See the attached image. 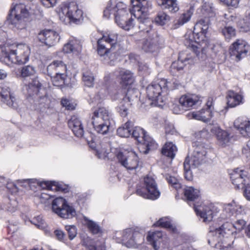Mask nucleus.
<instances>
[{
    "label": "nucleus",
    "mask_w": 250,
    "mask_h": 250,
    "mask_svg": "<svg viewBox=\"0 0 250 250\" xmlns=\"http://www.w3.org/2000/svg\"><path fill=\"white\" fill-rule=\"evenodd\" d=\"M193 146L194 149L189 161L193 167H198L206 158L208 149L207 145L200 142H194Z\"/></svg>",
    "instance_id": "19"
},
{
    "label": "nucleus",
    "mask_w": 250,
    "mask_h": 250,
    "mask_svg": "<svg viewBox=\"0 0 250 250\" xmlns=\"http://www.w3.org/2000/svg\"><path fill=\"white\" fill-rule=\"evenodd\" d=\"M199 190L192 187L187 188L184 191L185 197L188 202L195 201L200 196Z\"/></svg>",
    "instance_id": "43"
},
{
    "label": "nucleus",
    "mask_w": 250,
    "mask_h": 250,
    "mask_svg": "<svg viewBox=\"0 0 250 250\" xmlns=\"http://www.w3.org/2000/svg\"><path fill=\"white\" fill-rule=\"evenodd\" d=\"M244 210L243 207L233 201L224 206L222 218H229L234 214L235 216H237L243 214Z\"/></svg>",
    "instance_id": "25"
},
{
    "label": "nucleus",
    "mask_w": 250,
    "mask_h": 250,
    "mask_svg": "<svg viewBox=\"0 0 250 250\" xmlns=\"http://www.w3.org/2000/svg\"><path fill=\"white\" fill-rule=\"evenodd\" d=\"M232 225H233L234 229H235L236 231H240L244 229L246 225V222L243 219H238Z\"/></svg>",
    "instance_id": "57"
},
{
    "label": "nucleus",
    "mask_w": 250,
    "mask_h": 250,
    "mask_svg": "<svg viewBox=\"0 0 250 250\" xmlns=\"http://www.w3.org/2000/svg\"><path fill=\"white\" fill-rule=\"evenodd\" d=\"M65 228L68 232L69 239L72 240L77 235L76 228L74 226H66Z\"/></svg>",
    "instance_id": "58"
},
{
    "label": "nucleus",
    "mask_w": 250,
    "mask_h": 250,
    "mask_svg": "<svg viewBox=\"0 0 250 250\" xmlns=\"http://www.w3.org/2000/svg\"><path fill=\"white\" fill-rule=\"evenodd\" d=\"M238 26L242 32H250V14L239 21Z\"/></svg>",
    "instance_id": "46"
},
{
    "label": "nucleus",
    "mask_w": 250,
    "mask_h": 250,
    "mask_svg": "<svg viewBox=\"0 0 250 250\" xmlns=\"http://www.w3.org/2000/svg\"><path fill=\"white\" fill-rule=\"evenodd\" d=\"M37 37L39 42L49 47L55 45L60 40L59 34L51 29H44L40 31Z\"/></svg>",
    "instance_id": "20"
},
{
    "label": "nucleus",
    "mask_w": 250,
    "mask_h": 250,
    "mask_svg": "<svg viewBox=\"0 0 250 250\" xmlns=\"http://www.w3.org/2000/svg\"><path fill=\"white\" fill-rule=\"evenodd\" d=\"M197 167H193V166H192V163L190 162L189 157L187 156L184 163L185 178L188 181L191 180L192 178V176L190 169L191 168H195Z\"/></svg>",
    "instance_id": "47"
},
{
    "label": "nucleus",
    "mask_w": 250,
    "mask_h": 250,
    "mask_svg": "<svg viewBox=\"0 0 250 250\" xmlns=\"http://www.w3.org/2000/svg\"><path fill=\"white\" fill-rule=\"evenodd\" d=\"M85 225L87 227L89 231L93 234H100L102 232V230L99 225L95 222L88 219L87 217H84Z\"/></svg>",
    "instance_id": "42"
},
{
    "label": "nucleus",
    "mask_w": 250,
    "mask_h": 250,
    "mask_svg": "<svg viewBox=\"0 0 250 250\" xmlns=\"http://www.w3.org/2000/svg\"><path fill=\"white\" fill-rule=\"evenodd\" d=\"M17 183L25 188H31L32 184H37L39 187L42 188H47L48 189L52 190H63L64 189L58 185V183L56 182H38L37 180L34 179H23L17 180Z\"/></svg>",
    "instance_id": "21"
},
{
    "label": "nucleus",
    "mask_w": 250,
    "mask_h": 250,
    "mask_svg": "<svg viewBox=\"0 0 250 250\" xmlns=\"http://www.w3.org/2000/svg\"><path fill=\"white\" fill-rule=\"evenodd\" d=\"M40 1L44 6L49 8L55 6L57 0H40Z\"/></svg>",
    "instance_id": "61"
},
{
    "label": "nucleus",
    "mask_w": 250,
    "mask_h": 250,
    "mask_svg": "<svg viewBox=\"0 0 250 250\" xmlns=\"http://www.w3.org/2000/svg\"><path fill=\"white\" fill-rule=\"evenodd\" d=\"M113 14L116 23L121 28L129 30L133 27L134 23L132 18H129L128 10L127 5L122 2L113 4L109 1L104 11V16L108 18L110 15Z\"/></svg>",
    "instance_id": "4"
},
{
    "label": "nucleus",
    "mask_w": 250,
    "mask_h": 250,
    "mask_svg": "<svg viewBox=\"0 0 250 250\" xmlns=\"http://www.w3.org/2000/svg\"><path fill=\"white\" fill-rule=\"evenodd\" d=\"M68 125L74 135L78 137H82L84 133L83 127L80 119L76 116H72L68 121Z\"/></svg>",
    "instance_id": "28"
},
{
    "label": "nucleus",
    "mask_w": 250,
    "mask_h": 250,
    "mask_svg": "<svg viewBox=\"0 0 250 250\" xmlns=\"http://www.w3.org/2000/svg\"><path fill=\"white\" fill-rule=\"evenodd\" d=\"M111 114L105 107H100L93 112L92 124L95 131L99 134H106L110 127Z\"/></svg>",
    "instance_id": "6"
},
{
    "label": "nucleus",
    "mask_w": 250,
    "mask_h": 250,
    "mask_svg": "<svg viewBox=\"0 0 250 250\" xmlns=\"http://www.w3.org/2000/svg\"><path fill=\"white\" fill-rule=\"evenodd\" d=\"M30 221L32 224L40 229H43L45 227L46 224L44 221L41 216L34 217Z\"/></svg>",
    "instance_id": "53"
},
{
    "label": "nucleus",
    "mask_w": 250,
    "mask_h": 250,
    "mask_svg": "<svg viewBox=\"0 0 250 250\" xmlns=\"http://www.w3.org/2000/svg\"><path fill=\"white\" fill-rule=\"evenodd\" d=\"M170 82L166 79L157 80L146 88V95L148 100L152 101L151 104H154L162 106L167 100L168 91L172 89Z\"/></svg>",
    "instance_id": "5"
},
{
    "label": "nucleus",
    "mask_w": 250,
    "mask_h": 250,
    "mask_svg": "<svg viewBox=\"0 0 250 250\" xmlns=\"http://www.w3.org/2000/svg\"><path fill=\"white\" fill-rule=\"evenodd\" d=\"M83 81L85 85L89 87L93 86L94 82V77L91 71L85 70L83 72Z\"/></svg>",
    "instance_id": "48"
},
{
    "label": "nucleus",
    "mask_w": 250,
    "mask_h": 250,
    "mask_svg": "<svg viewBox=\"0 0 250 250\" xmlns=\"http://www.w3.org/2000/svg\"><path fill=\"white\" fill-rule=\"evenodd\" d=\"M138 70L141 75L148 73L149 67L146 64L140 63L138 66Z\"/></svg>",
    "instance_id": "60"
},
{
    "label": "nucleus",
    "mask_w": 250,
    "mask_h": 250,
    "mask_svg": "<svg viewBox=\"0 0 250 250\" xmlns=\"http://www.w3.org/2000/svg\"><path fill=\"white\" fill-rule=\"evenodd\" d=\"M236 232L232 223L226 222L220 228L214 230H210L208 234V243L211 245L215 243H220L222 241L223 238L226 235V238L231 236L233 238L234 233Z\"/></svg>",
    "instance_id": "12"
},
{
    "label": "nucleus",
    "mask_w": 250,
    "mask_h": 250,
    "mask_svg": "<svg viewBox=\"0 0 250 250\" xmlns=\"http://www.w3.org/2000/svg\"><path fill=\"white\" fill-rule=\"evenodd\" d=\"M119 163L127 170H134L139 166L137 154L132 151H118L116 154Z\"/></svg>",
    "instance_id": "14"
},
{
    "label": "nucleus",
    "mask_w": 250,
    "mask_h": 250,
    "mask_svg": "<svg viewBox=\"0 0 250 250\" xmlns=\"http://www.w3.org/2000/svg\"><path fill=\"white\" fill-rule=\"evenodd\" d=\"M169 20V17L164 12L159 13L155 18V21L160 25H163Z\"/></svg>",
    "instance_id": "55"
},
{
    "label": "nucleus",
    "mask_w": 250,
    "mask_h": 250,
    "mask_svg": "<svg viewBox=\"0 0 250 250\" xmlns=\"http://www.w3.org/2000/svg\"><path fill=\"white\" fill-rule=\"evenodd\" d=\"M242 153L248 158L250 157V139L244 146L242 149Z\"/></svg>",
    "instance_id": "62"
},
{
    "label": "nucleus",
    "mask_w": 250,
    "mask_h": 250,
    "mask_svg": "<svg viewBox=\"0 0 250 250\" xmlns=\"http://www.w3.org/2000/svg\"><path fill=\"white\" fill-rule=\"evenodd\" d=\"M186 62L188 64H191L193 62V61L188 54L185 52L180 53L178 60L173 62L171 65V71L174 72L175 70L179 71L183 70L186 64L185 63Z\"/></svg>",
    "instance_id": "26"
},
{
    "label": "nucleus",
    "mask_w": 250,
    "mask_h": 250,
    "mask_svg": "<svg viewBox=\"0 0 250 250\" xmlns=\"http://www.w3.org/2000/svg\"><path fill=\"white\" fill-rule=\"evenodd\" d=\"M229 18L230 20L225 21L226 22V25L221 30L222 34L224 36L225 39L228 41H229L232 38L234 37L236 35L235 29L230 26V23H229L230 21H234L236 20V18L232 15L229 16Z\"/></svg>",
    "instance_id": "33"
},
{
    "label": "nucleus",
    "mask_w": 250,
    "mask_h": 250,
    "mask_svg": "<svg viewBox=\"0 0 250 250\" xmlns=\"http://www.w3.org/2000/svg\"><path fill=\"white\" fill-rule=\"evenodd\" d=\"M207 109L206 110L210 111L213 113V99L212 97H209L206 103Z\"/></svg>",
    "instance_id": "64"
},
{
    "label": "nucleus",
    "mask_w": 250,
    "mask_h": 250,
    "mask_svg": "<svg viewBox=\"0 0 250 250\" xmlns=\"http://www.w3.org/2000/svg\"><path fill=\"white\" fill-rule=\"evenodd\" d=\"M209 20L205 17L197 21L194 25L191 38L189 37L185 41V44L199 56L200 52L204 53L208 47V42L206 34L208 28Z\"/></svg>",
    "instance_id": "2"
},
{
    "label": "nucleus",
    "mask_w": 250,
    "mask_h": 250,
    "mask_svg": "<svg viewBox=\"0 0 250 250\" xmlns=\"http://www.w3.org/2000/svg\"><path fill=\"white\" fill-rule=\"evenodd\" d=\"M227 98L228 106L233 107L240 104L242 100V96L233 91H229Z\"/></svg>",
    "instance_id": "37"
},
{
    "label": "nucleus",
    "mask_w": 250,
    "mask_h": 250,
    "mask_svg": "<svg viewBox=\"0 0 250 250\" xmlns=\"http://www.w3.org/2000/svg\"><path fill=\"white\" fill-rule=\"evenodd\" d=\"M157 2L162 9H167L171 12H176L179 9L177 0H157Z\"/></svg>",
    "instance_id": "36"
},
{
    "label": "nucleus",
    "mask_w": 250,
    "mask_h": 250,
    "mask_svg": "<svg viewBox=\"0 0 250 250\" xmlns=\"http://www.w3.org/2000/svg\"><path fill=\"white\" fill-rule=\"evenodd\" d=\"M211 132L216 135L217 144L219 146L226 147L232 143V136L228 131L222 130L219 126L211 128Z\"/></svg>",
    "instance_id": "24"
},
{
    "label": "nucleus",
    "mask_w": 250,
    "mask_h": 250,
    "mask_svg": "<svg viewBox=\"0 0 250 250\" xmlns=\"http://www.w3.org/2000/svg\"><path fill=\"white\" fill-rule=\"evenodd\" d=\"M166 179L168 183L176 189L177 190L181 188V184L179 180L176 177L167 175L166 176Z\"/></svg>",
    "instance_id": "54"
},
{
    "label": "nucleus",
    "mask_w": 250,
    "mask_h": 250,
    "mask_svg": "<svg viewBox=\"0 0 250 250\" xmlns=\"http://www.w3.org/2000/svg\"><path fill=\"white\" fill-rule=\"evenodd\" d=\"M136 193L145 199L150 200L157 199L160 194L154 179L149 176L144 178L143 186L137 187Z\"/></svg>",
    "instance_id": "9"
},
{
    "label": "nucleus",
    "mask_w": 250,
    "mask_h": 250,
    "mask_svg": "<svg viewBox=\"0 0 250 250\" xmlns=\"http://www.w3.org/2000/svg\"><path fill=\"white\" fill-rule=\"evenodd\" d=\"M2 57L0 61L6 64H24L28 61L30 54L29 47L26 44L5 45L0 47Z\"/></svg>",
    "instance_id": "3"
},
{
    "label": "nucleus",
    "mask_w": 250,
    "mask_h": 250,
    "mask_svg": "<svg viewBox=\"0 0 250 250\" xmlns=\"http://www.w3.org/2000/svg\"><path fill=\"white\" fill-rule=\"evenodd\" d=\"M52 208L54 212L64 219L71 218L76 215L75 209L68 205L62 197L57 198L53 201Z\"/></svg>",
    "instance_id": "13"
},
{
    "label": "nucleus",
    "mask_w": 250,
    "mask_h": 250,
    "mask_svg": "<svg viewBox=\"0 0 250 250\" xmlns=\"http://www.w3.org/2000/svg\"><path fill=\"white\" fill-rule=\"evenodd\" d=\"M81 42L74 38H71L68 42L63 47V51L65 53H72L78 55L82 51Z\"/></svg>",
    "instance_id": "29"
},
{
    "label": "nucleus",
    "mask_w": 250,
    "mask_h": 250,
    "mask_svg": "<svg viewBox=\"0 0 250 250\" xmlns=\"http://www.w3.org/2000/svg\"><path fill=\"white\" fill-rule=\"evenodd\" d=\"M83 11L74 1L66 4L62 8L60 13L61 20L65 22L80 23L83 20Z\"/></svg>",
    "instance_id": "7"
},
{
    "label": "nucleus",
    "mask_w": 250,
    "mask_h": 250,
    "mask_svg": "<svg viewBox=\"0 0 250 250\" xmlns=\"http://www.w3.org/2000/svg\"><path fill=\"white\" fill-rule=\"evenodd\" d=\"M193 9L190 8L186 12L183 13L177 21L174 24V28H178L179 26L183 25L185 23L187 22L191 18L193 14Z\"/></svg>",
    "instance_id": "44"
},
{
    "label": "nucleus",
    "mask_w": 250,
    "mask_h": 250,
    "mask_svg": "<svg viewBox=\"0 0 250 250\" xmlns=\"http://www.w3.org/2000/svg\"><path fill=\"white\" fill-rule=\"evenodd\" d=\"M202 10L203 14L205 15L210 14L212 15L213 11L212 4L208 2H206L202 6Z\"/></svg>",
    "instance_id": "56"
},
{
    "label": "nucleus",
    "mask_w": 250,
    "mask_h": 250,
    "mask_svg": "<svg viewBox=\"0 0 250 250\" xmlns=\"http://www.w3.org/2000/svg\"><path fill=\"white\" fill-rule=\"evenodd\" d=\"M1 102L8 106L16 109L18 106L17 100L10 87L7 85H0Z\"/></svg>",
    "instance_id": "22"
},
{
    "label": "nucleus",
    "mask_w": 250,
    "mask_h": 250,
    "mask_svg": "<svg viewBox=\"0 0 250 250\" xmlns=\"http://www.w3.org/2000/svg\"><path fill=\"white\" fill-rule=\"evenodd\" d=\"M234 126L244 137H250V121L239 117L234 122Z\"/></svg>",
    "instance_id": "27"
},
{
    "label": "nucleus",
    "mask_w": 250,
    "mask_h": 250,
    "mask_svg": "<svg viewBox=\"0 0 250 250\" xmlns=\"http://www.w3.org/2000/svg\"><path fill=\"white\" fill-rule=\"evenodd\" d=\"M153 226L167 229L173 233L178 232V229L176 227L171 223L168 218L166 217L160 219L157 222L154 224Z\"/></svg>",
    "instance_id": "41"
},
{
    "label": "nucleus",
    "mask_w": 250,
    "mask_h": 250,
    "mask_svg": "<svg viewBox=\"0 0 250 250\" xmlns=\"http://www.w3.org/2000/svg\"><path fill=\"white\" fill-rule=\"evenodd\" d=\"M193 207L196 214L206 223L210 222L218 212L217 208L211 204L196 203L193 204Z\"/></svg>",
    "instance_id": "16"
},
{
    "label": "nucleus",
    "mask_w": 250,
    "mask_h": 250,
    "mask_svg": "<svg viewBox=\"0 0 250 250\" xmlns=\"http://www.w3.org/2000/svg\"><path fill=\"white\" fill-rule=\"evenodd\" d=\"M232 183L237 188L244 189V194L248 200L250 201V176L248 172L237 168L230 174Z\"/></svg>",
    "instance_id": "8"
},
{
    "label": "nucleus",
    "mask_w": 250,
    "mask_h": 250,
    "mask_svg": "<svg viewBox=\"0 0 250 250\" xmlns=\"http://www.w3.org/2000/svg\"><path fill=\"white\" fill-rule=\"evenodd\" d=\"M61 104L63 107H65L68 110H73L75 108V105L71 103L70 102L66 99H62Z\"/></svg>",
    "instance_id": "59"
},
{
    "label": "nucleus",
    "mask_w": 250,
    "mask_h": 250,
    "mask_svg": "<svg viewBox=\"0 0 250 250\" xmlns=\"http://www.w3.org/2000/svg\"><path fill=\"white\" fill-rule=\"evenodd\" d=\"M133 124L131 121H127L117 130V134L121 137H128L131 135Z\"/></svg>",
    "instance_id": "40"
},
{
    "label": "nucleus",
    "mask_w": 250,
    "mask_h": 250,
    "mask_svg": "<svg viewBox=\"0 0 250 250\" xmlns=\"http://www.w3.org/2000/svg\"><path fill=\"white\" fill-rule=\"evenodd\" d=\"M82 245L85 247L87 250H105L104 245L98 246L95 244V242L89 237L83 239Z\"/></svg>",
    "instance_id": "45"
},
{
    "label": "nucleus",
    "mask_w": 250,
    "mask_h": 250,
    "mask_svg": "<svg viewBox=\"0 0 250 250\" xmlns=\"http://www.w3.org/2000/svg\"><path fill=\"white\" fill-rule=\"evenodd\" d=\"M249 46L245 41L237 39L229 48L230 57L236 62L239 61L242 58L246 56Z\"/></svg>",
    "instance_id": "18"
},
{
    "label": "nucleus",
    "mask_w": 250,
    "mask_h": 250,
    "mask_svg": "<svg viewBox=\"0 0 250 250\" xmlns=\"http://www.w3.org/2000/svg\"><path fill=\"white\" fill-rule=\"evenodd\" d=\"M114 50L100 40H98L97 52L101 57L104 58V60L107 61L111 59L112 56H115Z\"/></svg>",
    "instance_id": "30"
},
{
    "label": "nucleus",
    "mask_w": 250,
    "mask_h": 250,
    "mask_svg": "<svg viewBox=\"0 0 250 250\" xmlns=\"http://www.w3.org/2000/svg\"><path fill=\"white\" fill-rule=\"evenodd\" d=\"M139 95V92L138 89L129 87L127 89L125 96L123 99L129 103L137 99Z\"/></svg>",
    "instance_id": "49"
},
{
    "label": "nucleus",
    "mask_w": 250,
    "mask_h": 250,
    "mask_svg": "<svg viewBox=\"0 0 250 250\" xmlns=\"http://www.w3.org/2000/svg\"><path fill=\"white\" fill-rule=\"evenodd\" d=\"M28 16V11L23 4H18L13 7L8 16V20L11 24L17 29L25 28V23L23 20Z\"/></svg>",
    "instance_id": "10"
},
{
    "label": "nucleus",
    "mask_w": 250,
    "mask_h": 250,
    "mask_svg": "<svg viewBox=\"0 0 250 250\" xmlns=\"http://www.w3.org/2000/svg\"><path fill=\"white\" fill-rule=\"evenodd\" d=\"M163 234L160 231L148 232L146 239L152 246L155 250H158L160 246V240L162 238Z\"/></svg>",
    "instance_id": "34"
},
{
    "label": "nucleus",
    "mask_w": 250,
    "mask_h": 250,
    "mask_svg": "<svg viewBox=\"0 0 250 250\" xmlns=\"http://www.w3.org/2000/svg\"><path fill=\"white\" fill-rule=\"evenodd\" d=\"M131 135L141 144L140 147L144 148L145 150L141 152L145 154H147L150 150L155 149L157 147L156 142L147 136L145 130L140 127L133 126Z\"/></svg>",
    "instance_id": "11"
},
{
    "label": "nucleus",
    "mask_w": 250,
    "mask_h": 250,
    "mask_svg": "<svg viewBox=\"0 0 250 250\" xmlns=\"http://www.w3.org/2000/svg\"><path fill=\"white\" fill-rule=\"evenodd\" d=\"M130 104L129 102L124 99L120 103L117 107V110L121 116L125 117L127 115L128 107Z\"/></svg>",
    "instance_id": "50"
},
{
    "label": "nucleus",
    "mask_w": 250,
    "mask_h": 250,
    "mask_svg": "<svg viewBox=\"0 0 250 250\" xmlns=\"http://www.w3.org/2000/svg\"><path fill=\"white\" fill-rule=\"evenodd\" d=\"M54 76L51 75L52 81L53 85L56 86H60L64 83V80L66 77V75L64 73L54 74Z\"/></svg>",
    "instance_id": "51"
},
{
    "label": "nucleus",
    "mask_w": 250,
    "mask_h": 250,
    "mask_svg": "<svg viewBox=\"0 0 250 250\" xmlns=\"http://www.w3.org/2000/svg\"><path fill=\"white\" fill-rule=\"evenodd\" d=\"M202 98L195 94H187L182 96L179 102L183 110H187L191 107H196L202 103Z\"/></svg>",
    "instance_id": "23"
},
{
    "label": "nucleus",
    "mask_w": 250,
    "mask_h": 250,
    "mask_svg": "<svg viewBox=\"0 0 250 250\" xmlns=\"http://www.w3.org/2000/svg\"><path fill=\"white\" fill-rule=\"evenodd\" d=\"M177 151L176 146L172 142H169L165 144L161 151L163 155L172 159L175 157Z\"/></svg>",
    "instance_id": "39"
},
{
    "label": "nucleus",
    "mask_w": 250,
    "mask_h": 250,
    "mask_svg": "<svg viewBox=\"0 0 250 250\" xmlns=\"http://www.w3.org/2000/svg\"><path fill=\"white\" fill-rule=\"evenodd\" d=\"M21 76L23 78L31 76L36 73L35 68L31 65L23 66L20 71Z\"/></svg>",
    "instance_id": "52"
},
{
    "label": "nucleus",
    "mask_w": 250,
    "mask_h": 250,
    "mask_svg": "<svg viewBox=\"0 0 250 250\" xmlns=\"http://www.w3.org/2000/svg\"><path fill=\"white\" fill-rule=\"evenodd\" d=\"M122 240L127 247H135L143 243L144 234L138 228H128L123 231Z\"/></svg>",
    "instance_id": "15"
},
{
    "label": "nucleus",
    "mask_w": 250,
    "mask_h": 250,
    "mask_svg": "<svg viewBox=\"0 0 250 250\" xmlns=\"http://www.w3.org/2000/svg\"><path fill=\"white\" fill-rule=\"evenodd\" d=\"M5 209L10 212H13L15 211V210L17 209L16 203L14 201L8 203L5 207Z\"/></svg>",
    "instance_id": "63"
},
{
    "label": "nucleus",
    "mask_w": 250,
    "mask_h": 250,
    "mask_svg": "<svg viewBox=\"0 0 250 250\" xmlns=\"http://www.w3.org/2000/svg\"><path fill=\"white\" fill-rule=\"evenodd\" d=\"M121 77L120 83L123 86H127L132 84L134 78L133 74L128 70H122L120 72Z\"/></svg>",
    "instance_id": "38"
},
{
    "label": "nucleus",
    "mask_w": 250,
    "mask_h": 250,
    "mask_svg": "<svg viewBox=\"0 0 250 250\" xmlns=\"http://www.w3.org/2000/svg\"><path fill=\"white\" fill-rule=\"evenodd\" d=\"M193 207L196 214L206 223L210 222L218 212L217 208L211 204L196 203L193 204Z\"/></svg>",
    "instance_id": "17"
},
{
    "label": "nucleus",
    "mask_w": 250,
    "mask_h": 250,
    "mask_svg": "<svg viewBox=\"0 0 250 250\" xmlns=\"http://www.w3.org/2000/svg\"><path fill=\"white\" fill-rule=\"evenodd\" d=\"M188 114H190L193 119L204 122H208L213 117V114L212 112L205 109H202L198 112H193Z\"/></svg>",
    "instance_id": "35"
},
{
    "label": "nucleus",
    "mask_w": 250,
    "mask_h": 250,
    "mask_svg": "<svg viewBox=\"0 0 250 250\" xmlns=\"http://www.w3.org/2000/svg\"><path fill=\"white\" fill-rule=\"evenodd\" d=\"M132 8L130 12L137 19L138 27L142 31L150 33L151 35L143 43L142 48L146 52H153L157 50L160 38L157 33L151 30V21L146 17L151 3L148 0H131Z\"/></svg>",
    "instance_id": "1"
},
{
    "label": "nucleus",
    "mask_w": 250,
    "mask_h": 250,
    "mask_svg": "<svg viewBox=\"0 0 250 250\" xmlns=\"http://www.w3.org/2000/svg\"><path fill=\"white\" fill-rule=\"evenodd\" d=\"M104 43L115 49L118 45V34L114 32H108L103 35L102 38L99 39Z\"/></svg>",
    "instance_id": "32"
},
{
    "label": "nucleus",
    "mask_w": 250,
    "mask_h": 250,
    "mask_svg": "<svg viewBox=\"0 0 250 250\" xmlns=\"http://www.w3.org/2000/svg\"><path fill=\"white\" fill-rule=\"evenodd\" d=\"M66 70L65 64L61 60L54 61L52 63L47 67V71L49 75L54 74L64 73Z\"/></svg>",
    "instance_id": "31"
}]
</instances>
